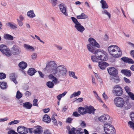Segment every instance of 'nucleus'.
<instances>
[{
  "instance_id": "1",
  "label": "nucleus",
  "mask_w": 134,
  "mask_h": 134,
  "mask_svg": "<svg viewBox=\"0 0 134 134\" xmlns=\"http://www.w3.org/2000/svg\"><path fill=\"white\" fill-rule=\"evenodd\" d=\"M88 40L90 43L87 45L88 50L93 54H96L97 52H98L99 50L98 49L97 50L95 47L99 48L100 47V45L92 37L89 38Z\"/></svg>"
},
{
  "instance_id": "2",
  "label": "nucleus",
  "mask_w": 134,
  "mask_h": 134,
  "mask_svg": "<svg viewBox=\"0 0 134 134\" xmlns=\"http://www.w3.org/2000/svg\"><path fill=\"white\" fill-rule=\"evenodd\" d=\"M108 50L110 54L115 58L120 57L122 54L120 48L115 45L110 46L108 48Z\"/></svg>"
},
{
  "instance_id": "3",
  "label": "nucleus",
  "mask_w": 134,
  "mask_h": 134,
  "mask_svg": "<svg viewBox=\"0 0 134 134\" xmlns=\"http://www.w3.org/2000/svg\"><path fill=\"white\" fill-rule=\"evenodd\" d=\"M57 65L55 62L51 61L47 65L46 69L48 71V72L55 75L57 73Z\"/></svg>"
},
{
  "instance_id": "4",
  "label": "nucleus",
  "mask_w": 134,
  "mask_h": 134,
  "mask_svg": "<svg viewBox=\"0 0 134 134\" xmlns=\"http://www.w3.org/2000/svg\"><path fill=\"white\" fill-rule=\"evenodd\" d=\"M96 55L98 58L99 60L102 61H107L108 59V56L106 52H102L101 50L99 49L96 53Z\"/></svg>"
},
{
  "instance_id": "5",
  "label": "nucleus",
  "mask_w": 134,
  "mask_h": 134,
  "mask_svg": "<svg viewBox=\"0 0 134 134\" xmlns=\"http://www.w3.org/2000/svg\"><path fill=\"white\" fill-rule=\"evenodd\" d=\"M115 105L118 107L122 108L125 106V102L124 99L121 97H117L114 99Z\"/></svg>"
},
{
  "instance_id": "6",
  "label": "nucleus",
  "mask_w": 134,
  "mask_h": 134,
  "mask_svg": "<svg viewBox=\"0 0 134 134\" xmlns=\"http://www.w3.org/2000/svg\"><path fill=\"white\" fill-rule=\"evenodd\" d=\"M113 90L112 91V92L115 96H119L122 94L123 92L122 89L119 85H115L113 87Z\"/></svg>"
},
{
  "instance_id": "7",
  "label": "nucleus",
  "mask_w": 134,
  "mask_h": 134,
  "mask_svg": "<svg viewBox=\"0 0 134 134\" xmlns=\"http://www.w3.org/2000/svg\"><path fill=\"white\" fill-rule=\"evenodd\" d=\"M0 51L3 54L7 57H9L12 55L9 49L4 45H0Z\"/></svg>"
},
{
  "instance_id": "8",
  "label": "nucleus",
  "mask_w": 134,
  "mask_h": 134,
  "mask_svg": "<svg viewBox=\"0 0 134 134\" xmlns=\"http://www.w3.org/2000/svg\"><path fill=\"white\" fill-rule=\"evenodd\" d=\"M57 71L59 72L60 76H64L67 73V70L66 67L64 65H60L58 66Z\"/></svg>"
},
{
  "instance_id": "9",
  "label": "nucleus",
  "mask_w": 134,
  "mask_h": 134,
  "mask_svg": "<svg viewBox=\"0 0 134 134\" xmlns=\"http://www.w3.org/2000/svg\"><path fill=\"white\" fill-rule=\"evenodd\" d=\"M11 51L12 54L14 55H18L21 52L20 48L15 45L13 46L11 49Z\"/></svg>"
},
{
  "instance_id": "10",
  "label": "nucleus",
  "mask_w": 134,
  "mask_h": 134,
  "mask_svg": "<svg viewBox=\"0 0 134 134\" xmlns=\"http://www.w3.org/2000/svg\"><path fill=\"white\" fill-rule=\"evenodd\" d=\"M18 132L21 134H25L28 132L27 128L22 126H19L17 129Z\"/></svg>"
},
{
  "instance_id": "11",
  "label": "nucleus",
  "mask_w": 134,
  "mask_h": 134,
  "mask_svg": "<svg viewBox=\"0 0 134 134\" xmlns=\"http://www.w3.org/2000/svg\"><path fill=\"white\" fill-rule=\"evenodd\" d=\"M109 73L111 76H114L118 75V71L114 67H110L107 69Z\"/></svg>"
},
{
  "instance_id": "12",
  "label": "nucleus",
  "mask_w": 134,
  "mask_h": 134,
  "mask_svg": "<svg viewBox=\"0 0 134 134\" xmlns=\"http://www.w3.org/2000/svg\"><path fill=\"white\" fill-rule=\"evenodd\" d=\"M110 118L109 116L107 115L104 114L100 116L99 117L98 119L99 121L101 122H104L106 121L107 119H108L109 122L110 121V120L109 119Z\"/></svg>"
},
{
  "instance_id": "13",
  "label": "nucleus",
  "mask_w": 134,
  "mask_h": 134,
  "mask_svg": "<svg viewBox=\"0 0 134 134\" xmlns=\"http://www.w3.org/2000/svg\"><path fill=\"white\" fill-rule=\"evenodd\" d=\"M86 110V113H88L91 114L92 113L94 114V111L96 110L94 107L91 106H86L85 107Z\"/></svg>"
},
{
  "instance_id": "14",
  "label": "nucleus",
  "mask_w": 134,
  "mask_h": 134,
  "mask_svg": "<svg viewBox=\"0 0 134 134\" xmlns=\"http://www.w3.org/2000/svg\"><path fill=\"white\" fill-rule=\"evenodd\" d=\"M75 27L78 31L81 33L82 32L85 30L84 27L79 23L75 25Z\"/></svg>"
},
{
  "instance_id": "15",
  "label": "nucleus",
  "mask_w": 134,
  "mask_h": 134,
  "mask_svg": "<svg viewBox=\"0 0 134 134\" xmlns=\"http://www.w3.org/2000/svg\"><path fill=\"white\" fill-rule=\"evenodd\" d=\"M60 11L65 15H67L68 14L66 10L65 5L62 3L59 5Z\"/></svg>"
},
{
  "instance_id": "16",
  "label": "nucleus",
  "mask_w": 134,
  "mask_h": 134,
  "mask_svg": "<svg viewBox=\"0 0 134 134\" xmlns=\"http://www.w3.org/2000/svg\"><path fill=\"white\" fill-rule=\"evenodd\" d=\"M110 80L113 82L116 83H118L120 80L119 76L117 75L111 76L110 77Z\"/></svg>"
},
{
  "instance_id": "17",
  "label": "nucleus",
  "mask_w": 134,
  "mask_h": 134,
  "mask_svg": "<svg viewBox=\"0 0 134 134\" xmlns=\"http://www.w3.org/2000/svg\"><path fill=\"white\" fill-rule=\"evenodd\" d=\"M121 72L128 77H130L132 74L131 71L130 70L126 69L122 70Z\"/></svg>"
},
{
  "instance_id": "18",
  "label": "nucleus",
  "mask_w": 134,
  "mask_h": 134,
  "mask_svg": "<svg viewBox=\"0 0 134 134\" xmlns=\"http://www.w3.org/2000/svg\"><path fill=\"white\" fill-rule=\"evenodd\" d=\"M122 60L124 62L129 64H133L134 61L131 59L129 58L126 57H124L121 58Z\"/></svg>"
},
{
  "instance_id": "19",
  "label": "nucleus",
  "mask_w": 134,
  "mask_h": 134,
  "mask_svg": "<svg viewBox=\"0 0 134 134\" xmlns=\"http://www.w3.org/2000/svg\"><path fill=\"white\" fill-rule=\"evenodd\" d=\"M99 66L100 69L102 70L104 69L105 68L109 65V64L105 62H99Z\"/></svg>"
},
{
  "instance_id": "20",
  "label": "nucleus",
  "mask_w": 134,
  "mask_h": 134,
  "mask_svg": "<svg viewBox=\"0 0 134 134\" xmlns=\"http://www.w3.org/2000/svg\"><path fill=\"white\" fill-rule=\"evenodd\" d=\"M33 131L35 134H41L43 132L41 126L35 127Z\"/></svg>"
},
{
  "instance_id": "21",
  "label": "nucleus",
  "mask_w": 134,
  "mask_h": 134,
  "mask_svg": "<svg viewBox=\"0 0 134 134\" xmlns=\"http://www.w3.org/2000/svg\"><path fill=\"white\" fill-rule=\"evenodd\" d=\"M125 98L126 99L125 103H127V106H126L125 108V110H127L130 109L131 107V104L128 101L129 100V96H125Z\"/></svg>"
},
{
  "instance_id": "22",
  "label": "nucleus",
  "mask_w": 134,
  "mask_h": 134,
  "mask_svg": "<svg viewBox=\"0 0 134 134\" xmlns=\"http://www.w3.org/2000/svg\"><path fill=\"white\" fill-rule=\"evenodd\" d=\"M43 120L47 123H49L50 122L51 119L50 117L48 115L45 114L44 115L43 117Z\"/></svg>"
},
{
  "instance_id": "23",
  "label": "nucleus",
  "mask_w": 134,
  "mask_h": 134,
  "mask_svg": "<svg viewBox=\"0 0 134 134\" xmlns=\"http://www.w3.org/2000/svg\"><path fill=\"white\" fill-rule=\"evenodd\" d=\"M100 3L102 4V9H108V6L106 1L104 0H101Z\"/></svg>"
},
{
  "instance_id": "24",
  "label": "nucleus",
  "mask_w": 134,
  "mask_h": 134,
  "mask_svg": "<svg viewBox=\"0 0 134 134\" xmlns=\"http://www.w3.org/2000/svg\"><path fill=\"white\" fill-rule=\"evenodd\" d=\"M32 106V104L29 102H26L23 104V107L27 109H30Z\"/></svg>"
},
{
  "instance_id": "25",
  "label": "nucleus",
  "mask_w": 134,
  "mask_h": 134,
  "mask_svg": "<svg viewBox=\"0 0 134 134\" xmlns=\"http://www.w3.org/2000/svg\"><path fill=\"white\" fill-rule=\"evenodd\" d=\"M10 79H11L12 81L13 82L16 84H17L18 82L17 81L16 79V76L14 74H10Z\"/></svg>"
},
{
  "instance_id": "26",
  "label": "nucleus",
  "mask_w": 134,
  "mask_h": 134,
  "mask_svg": "<svg viewBox=\"0 0 134 134\" xmlns=\"http://www.w3.org/2000/svg\"><path fill=\"white\" fill-rule=\"evenodd\" d=\"M27 64L26 63L24 62H22L19 64V67L22 69H24L27 66Z\"/></svg>"
},
{
  "instance_id": "27",
  "label": "nucleus",
  "mask_w": 134,
  "mask_h": 134,
  "mask_svg": "<svg viewBox=\"0 0 134 134\" xmlns=\"http://www.w3.org/2000/svg\"><path fill=\"white\" fill-rule=\"evenodd\" d=\"M78 111L81 114L83 115L86 114L85 107L84 108L82 107H80L78 109Z\"/></svg>"
},
{
  "instance_id": "28",
  "label": "nucleus",
  "mask_w": 134,
  "mask_h": 134,
  "mask_svg": "<svg viewBox=\"0 0 134 134\" xmlns=\"http://www.w3.org/2000/svg\"><path fill=\"white\" fill-rule=\"evenodd\" d=\"M36 72V71L34 68H30L28 71V74L29 75L32 76L34 75Z\"/></svg>"
},
{
  "instance_id": "29",
  "label": "nucleus",
  "mask_w": 134,
  "mask_h": 134,
  "mask_svg": "<svg viewBox=\"0 0 134 134\" xmlns=\"http://www.w3.org/2000/svg\"><path fill=\"white\" fill-rule=\"evenodd\" d=\"M7 83L4 82H0V87L2 89H5L7 87Z\"/></svg>"
},
{
  "instance_id": "30",
  "label": "nucleus",
  "mask_w": 134,
  "mask_h": 134,
  "mask_svg": "<svg viewBox=\"0 0 134 134\" xmlns=\"http://www.w3.org/2000/svg\"><path fill=\"white\" fill-rule=\"evenodd\" d=\"M88 16L83 13H82L80 15L77 16V18L78 19H85Z\"/></svg>"
},
{
  "instance_id": "31",
  "label": "nucleus",
  "mask_w": 134,
  "mask_h": 134,
  "mask_svg": "<svg viewBox=\"0 0 134 134\" xmlns=\"http://www.w3.org/2000/svg\"><path fill=\"white\" fill-rule=\"evenodd\" d=\"M27 15L28 16L31 18H34L35 16L33 10H31L28 12Z\"/></svg>"
},
{
  "instance_id": "32",
  "label": "nucleus",
  "mask_w": 134,
  "mask_h": 134,
  "mask_svg": "<svg viewBox=\"0 0 134 134\" xmlns=\"http://www.w3.org/2000/svg\"><path fill=\"white\" fill-rule=\"evenodd\" d=\"M4 38L5 39L9 40H12L13 39V37L12 35L8 34H5L4 36Z\"/></svg>"
},
{
  "instance_id": "33",
  "label": "nucleus",
  "mask_w": 134,
  "mask_h": 134,
  "mask_svg": "<svg viewBox=\"0 0 134 134\" xmlns=\"http://www.w3.org/2000/svg\"><path fill=\"white\" fill-rule=\"evenodd\" d=\"M6 24L7 26L10 27L12 29H16L17 27L16 24H13L10 22L7 23Z\"/></svg>"
},
{
  "instance_id": "34",
  "label": "nucleus",
  "mask_w": 134,
  "mask_h": 134,
  "mask_svg": "<svg viewBox=\"0 0 134 134\" xmlns=\"http://www.w3.org/2000/svg\"><path fill=\"white\" fill-rule=\"evenodd\" d=\"M24 47L26 49L30 50H31L32 51H34L35 50V49L32 46H30L28 44H24Z\"/></svg>"
},
{
  "instance_id": "35",
  "label": "nucleus",
  "mask_w": 134,
  "mask_h": 134,
  "mask_svg": "<svg viewBox=\"0 0 134 134\" xmlns=\"http://www.w3.org/2000/svg\"><path fill=\"white\" fill-rule=\"evenodd\" d=\"M91 59L93 62H99V59H98V58L96 55V54H95V56H92L91 57Z\"/></svg>"
},
{
  "instance_id": "36",
  "label": "nucleus",
  "mask_w": 134,
  "mask_h": 134,
  "mask_svg": "<svg viewBox=\"0 0 134 134\" xmlns=\"http://www.w3.org/2000/svg\"><path fill=\"white\" fill-rule=\"evenodd\" d=\"M46 85L49 88H52L54 87V83L52 82L48 81L46 83Z\"/></svg>"
},
{
  "instance_id": "37",
  "label": "nucleus",
  "mask_w": 134,
  "mask_h": 134,
  "mask_svg": "<svg viewBox=\"0 0 134 134\" xmlns=\"http://www.w3.org/2000/svg\"><path fill=\"white\" fill-rule=\"evenodd\" d=\"M23 96L22 94L19 91H18L17 92L16 97L18 99H19L21 98Z\"/></svg>"
},
{
  "instance_id": "38",
  "label": "nucleus",
  "mask_w": 134,
  "mask_h": 134,
  "mask_svg": "<svg viewBox=\"0 0 134 134\" xmlns=\"http://www.w3.org/2000/svg\"><path fill=\"white\" fill-rule=\"evenodd\" d=\"M102 13L103 14H104L107 15L109 19H110L111 17V14L110 13L107 11L105 9H104L102 11Z\"/></svg>"
},
{
  "instance_id": "39",
  "label": "nucleus",
  "mask_w": 134,
  "mask_h": 134,
  "mask_svg": "<svg viewBox=\"0 0 134 134\" xmlns=\"http://www.w3.org/2000/svg\"><path fill=\"white\" fill-rule=\"evenodd\" d=\"M69 75L72 76L75 79H77V77L75 75V72L73 71H69Z\"/></svg>"
},
{
  "instance_id": "40",
  "label": "nucleus",
  "mask_w": 134,
  "mask_h": 134,
  "mask_svg": "<svg viewBox=\"0 0 134 134\" xmlns=\"http://www.w3.org/2000/svg\"><path fill=\"white\" fill-rule=\"evenodd\" d=\"M76 129L74 127H72L71 129V130H70L69 131V134H76L75 132Z\"/></svg>"
},
{
  "instance_id": "41",
  "label": "nucleus",
  "mask_w": 134,
  "mask_h": 134,
  "mask_svg": "<svg viewBox=\"0 0 134 134\" xmlns=\"http://www.w3.org/2000/svg\"><path fill=\"white\" fill-rule=\"evenodd\" d=\"M128 123L130 127L134 130V123L132 121H130L128 122Z\"/></svg>"
},
{
  "instance_id": "42",
  "label": "nucleus",
  "mask_w": 134,
  "mask_h": 134,
  "mask_svg": "<svg viewBox=\"0 0 134 134\" xmlns=\"http://www.w3.org/2000/svg\"><path fill=\"white\" fill-rule=\"evenodd\" d=\"M52 5L54 7L58 3V1L57 0H51Z\"/></svg>"
},
{
  "instance_id": "43",
  "label": "nucleus",
  "mask_w": 134,
  "mask_h": 134,
  "mask_svg": "<svg viewBox=\"0 0 134 134\" xmlns=\"http://www.w3.org/2000/svg\"><path fill=\"white\" fill-rule=\"evenodd\" d=\"M71 19L73 22L75 24V25H76L78 23H79L77 19L74 17H71Z\"/></svg>"
},
{
  "instance_id": "44",
  "label": "nucleus",
  "mask_w": 134,
  "mask_h": 134,
  "mask_svg": "<svg viewBox=\"0 0 134 134\" xmlns=\"http://www.w3.org/2000/svg\"><path fill=\"white\" fill-rule=\"evenodd\" d=\"M6 77L5 74L3 73H0V79H5Z\"/></svg>"
},
{
  "instance_id": "45",
  "label": "nucleus",
  "mask_w": 134,
  "mask_h": 134,
  "mask_svg": "<svg viewBox=\"0 0 134 134\" xmlns=\"http://www.w3.org/2000/svg\"><path fill=\"white\" fill-rule=\"evenodd\" d=\"M128 94L132 99L134 100V94L132 93L129 92Z\"/></svg>"
},
{
  "instance_id": "46",
  "label": "nucleus",
  "mask_w": 134,
  "mask_h": 134,
  "mask_svg": "<svg viewBox=\"0 0 134 134\" xmlns=\"http://www.w3.org/2000/svg\"><path fill=\"white\" fill-rule=\"evenodd\" d=\"M125 89L126 92L128 94L130 92V88L128 86H126L124 87Z\"/></svg>"
},
{
  "instance_id": "47",
  "label": "nucleus",
  "mask_w": 134,
  "mask_h": 134,
  "mask_svg": "<svg viewBox=\"0 0 134 134\" xmlns=\"http://www.w3.org/2000/svg\"><path fill=\"white\" fill-rule=\"evenodd\" d=\"M51 120L54 123V125H57L56 120L55 119L54 116L52 117Z\"/></svg>"
},
{
  "instance_id": "48",
  "label": "nucleus",
  "mask_w": 134,
  "mask_h": 134,
  "mask_svg": "<svg viewBox=\"0 0 134 134\" xmlns=\"http://www.w3.org/2000/svg\"><path fill=\"white\" fill-rule=\"evenodd\" d=\"M123 80L125 82L127 83H130L131 82V81L129 79H128L125 77H124Z\"/></svg>"
},
{
  "instance_id": "49",
  "label": "nucleus",
  "mask_w": 134,
  "mask_h": 134,
  "mask_svg": "<svg viewBox=\"0 0 134 134\" xmlns=\"http://www.w3.org/2000/svg\"><path fill=\"white\" fill-rule=\"evenodd\" d=\"M37 99H35L33 101V105L34 106H38V104H37Z\"/></svg>"
},
{
  "instance_id": "50",
  "label": "nucleus",
  "mask_w": 134,
  "mask_h": 134,
  "mask_svg": "<svg viewBox=\"0 0 134 134\" xmlns=\"http://www.w3.org/2000/svg\"><path fill=\"white\" fill-rule=\"evenodd\" d=\"M8 134H18L16 132L13 130H10L8 132Z\"/></svg>"
},
{
  "instance_id": "51",
  "label": "nucleus",
  "mask_w": 134,
  "mask_h": 134,
  "mask_svg": "<svg viewBox=\"0 0 134 134\" xmlns=\"http://www.w3.org/2000/svg\"><path fill=\"white\" fill-rule=\"evenodd\" d=\"M73 115L76 117H79L80 115L79 114L77 111L74 112L73 114Z\"/></svg>"
},
{
  "instance_id": "52",
  "label": "nucleus",
  "mask_w": 134,
  "mask_h": 134,
  "mask_svg": "<svg viewBox=\"0 0 134 134\" xmlns=\"http://www.w3.org/2000/svg\"><path fill=\"white\" fill-rule=\"evenodd\" d=\"M17 21L19 25L20 26H22L23 24V23L22 22V21H20L18 19H17Z\"/></svg>"
},
{
  "instance_id": "53",
  "label": "nucleus",
  "mask_w": 134,
  "mask_h": 134,
  "mask_svg": "<svg viewBox=\"0 0 134 134\" xmlns=\"http://www.w3.org/2000/svg\"><path fill=\"white\" fill-rule=\"evenodd\" d=\"M37 56V54L36 53H34L31 55V57L32 59H35L36 58Z\"/></svg>"
},
{
  "instance_id": "54",
  "label": "nucleus",
  "mask_w": 134,
  "mask_h": 134,
  "mask_svg": "<svg viewBox=\"0 0 134 134\" xmlns=\"http://www.w3.org/2000/svg\"><path fill=\"white\" fill-rule=\"evenodd\" d=\"M131 118L132 120L134 122V112H132L131 114Z\"/></svg>"
},
{
  "instance_id": "55",
  "label": "nucleus",
  "mask_w": 134,
  "mask_h": 134,
  "mask_svg": "<svg viewBox=\"0 0 134 134\" xmlns=\"http://www.w3.org/2000/svg\"><path fill=\"white\" fill-rule=\"evenodd\" d=\"M74 97H75L80 95L81 93V92L80 91H78L77 92H74Z\"/></svg>"
},
{
  "instance_id": "56",
  "label": "nucleus",
  "mask_w": 134,
  "mask_h": 134,
  "mask_svg": "<svg viewBox=\"0 0 134 134\" xmlns=\"http://www.w3.org/2000/svg\"><path fill=\"white\" fill-rule=\"evenodd\" d=\"M25 94L26 96L29 97L31 96V94L29 91H27L25 93Z\"/></svg>"
},
{
  "instance_id": "57",
  "label": "nucleus",
  "mask_w": 134,
  "mask_h": 134,
  "mask_svg": "<svg viewBox=\"0 0 134 134\" xmlns=\"http://www.w3.org/2000/svg\"><path fill=\"white\" fill-rule=\"evenodd\" d=\"M35 37L36 38H37L38 40H39L43 44L44 43V42L40 39L39 37L37 36L36 35H35Z\"/></svg>"
},
{
  "instance_id": "58",
  "label": "nucleus",
  "mask_w": 134,
  "mask_h": 134,
  "mask_svg": "<svg viewBox=\"0 0 134 134\" xmlns=\"http://www.w3.org/2000/svg\"><path fill=\"white\" fill-rule=\"evenodd\" d=\"M58 79H54V80H53L52 81V82L54 83V84H56L57 83H59V81H58Z\"/></svg>"
},
{
  "instance_id": "59",
  "label": "nucleus",
  "mask_w": 134,
  "mask_h": 134,
  "mask_svg": "<svg viewBox=\"0 0 134 134\" xmlns=\"http://www.w3.org/2000/svg\"><path fill=\"white\" fill-rule=\"evenodd\" d=\"M49 110L50 109L48 108H47V109H43L44 112L45 113H47L49 111Z\"/></svg>"
},
{
  "instance_id": "60",
  "label": "nucleus",
  "mask_w": 134,
  "mask_h": 134,
  "mask_svg": "<svg viewBox=\"0 0 134 134\" xmlns=\"http://www.w3.org/2000/svg\"><path fill=\"white\" fill-rule=\"evenodd\" d=\"M81 126L83 127H85L86 126V124L84 121H82L81 124Z\"/></svg>"
},
{
  "instance_id": "61",
  "label": "nucleus",
  "mask_w": 134,
  "mask_h": 134,
  "mask_svg": "<svg viewBox=\"0 0 134 134\" xmlns=\"http://www.w3.org/2000/svg\"><path fill=\"white\" fill-rule=\"evenodd\" d=\"M130 55L131 56L134 58V50H132L130 51Z\"/></svg>"
},
{
  "instance_id": "62",
  "label": "nucleus",
  "mask_w": 134,
  "mask_h": 134,
  "mask_svg": "<svg viewBox=\"0 0 134 134\" xmlns=\"http://www.w3.org/2000/svg\"><path fill=\"white\" fill-rule=\"evenodd\" d=\"M44 134H51V133L49 130H47L44 131Z\"/></svg>"
},
{
  "instance_id": "63",
  "label": "nucleus",
  "mask_w": 134,
  "mask_h": 134,
  "mask_svg": "<svg viewBox=\"0 0 134 134\" xmlns=\"http://www.w3.org/2000/svg\"><path fill=\"white\" fill-rule=\"evenodd\" d=\"M103 98L105 99H107L108 98V97H107V95L104 92L103 94Z\"/></svg>"
},
{
  "instance_id": "64",
  "label": "nucleus",
  "mask_w": 134,
  "mask_h": 134,
  "mask_svg": "<svg viewBox=\"0 0 134 134\" xmlns=\"http://www.w3.org/2000/svg\"><path fill=\"white\" fill-rule=\"evenodd\" d=\"M130 69L134 71V64L131 65L130 68Z\"/></svg>"
}]
</instances>
